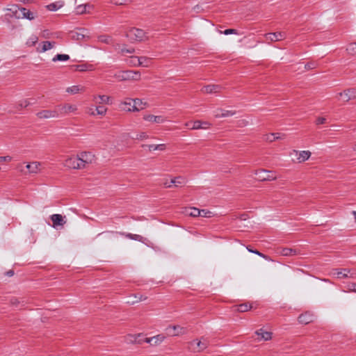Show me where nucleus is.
Instances as JSON below:
<instances>
[{
    "label": "nucleus",
    "mask_w": 356,
    "mask_h": 356,
    "mask_svg": "<svg viewBox=\"0 0 356 356\" xmlns=\"http://www.w3.org/2000/svg\"><path fill=\"white\" fill-rule=\"evenodd\" d=\"M126 37L132 42H141L147 38L146 33L140 29L132 27L126 33Z\"/></svg>",
    "instance_id": "1"
},
{
    "label": "nucleus",
    "mask_w": 356,
    "mask_h": 356,
    "mask_svg": "<svg viewBox=\"0 0 356 356\" xmlns=\"http://www.w3.org/2000/svg\"><path fill=\"white\" fill-rule=\"evenodd\" d=\"M114 76L118 81H127V80H139L140 79V73L138 71H124L115 74Z\"/></svg>",
    "instance_id": "2"
},
{
    "label": "nucleus",
    "mask_w": 356,
    "mask_h": 356,
    "mask_svg": "<svg viewBox=\"0 0 356 356\" xmlns=\"http://www.w3.org/2000/svg\"><path fill=\"white\" fill-rule=\"evenodd\" d=\"M332 275L335 276L338 279L351 277L354 278L356 277V270L343 268V269H334L332 272Z\"/></svg>",
    "instance_id": "3"
},
{
    "label": "nucleus",
    "mask_w": 356,
    "mask_h": 356,
    "mask_svg": "<svg viewBox=\"0 0 356 356\" xmlns=\"http://www.w3.org/2000/svg\"><path fill=\"white\" fill-rule=\"evenodd\" d=\"M56 108L60 115H65L71 113H75L78 109L77 106L71 104L58 105Z\"/></svg>",
    "instance_id": "4"
},
{
    "label": "nucleus",
    "mask_w": 356,
    "mask_h": 356,
    "mask_svg": "<svg viewBox=\"0 0 356 356\" xmlns=\"http://www.w3.org/2000/svg\"><path fill=\"white\" fill-rule=\"evenodd\" d=\"M272 172L266 170H259L255 172L257 179L259 181H271L275 180L276 177L271 175Z\"/></svg>",
    "instance_id": "5"
},
{
    "label": "nucleus",
    "mask_w": 356,
    "mask_h": 356,
    "mask_svg": "<svg viewBox=\"0 0 356 356\" xmlns=\"http://www.w3.org/2000/svg\"><path fill=\"white\" fill-rule=\"evenodd\" d=\"M80 163L83 165V168L86 164L92 163L95 161V155L90 152H83L78 154Z\"/></svg>",
    "instance_id": "6"
},
{
    "label": "nucleus",
    "mask_w": 356,
    "mask_h": 356,
    "mask_svg": "<svg viewBox=\"0 0 356 356\" xmlns=\"http://www.w3.org/2000/svg\"><path fill=\"white\" fill-rule=\"evenodd\" d=\"M36 115L40 119H49V118H56L60 116L58 111L54 110H42L36 113Z\"/></svg>",
    "instance_id": "7"
},
{
    "label": "nucleus",
    "mask_w": 356,
    "mask_h": 356,
    "mask_svg": "<svg viewBox=\"0 0 356 356\" xmlns=\"http://www.w3.org/2000/svg\"><path fill=\"white\" fill-rule=\"evenodd\" d=\"M65 165L72 169L83 168V165L80 163V160L78 155L76 157L71 156L66 159L65 161Z\"/></svg>",
    "instance_id": "8"
},
{
    "label": "nucleus",
    "mask_w": 356,
    "mask_h": 356,
    "mask_svg": "<svg viewBox=\"0 0 356 356\" xmlns=\"http://www.w3.org/2000/svg\"><path fill=\"white\" fill-rule=\"evenodd\" d=\"M89 32L85 29H79L70 33V37L74 40H83L89 37Z\"/></svg>",
    "instance_id": "9"
},
{
    "label": "nucleus",
    "mask_w": 356,
    "mask_h": 356,
    "mask_svg": "<svg viewBox=\"0 0 356 356\" xmlns=\"http://www.w3.org/2000/svg\"><path fill=\"white\" fill-rule=\"evenodd\" d=\"M296 154V161L299 163L306 161L311 156V152L307 151H297L293 150L291 154Z\"/></svg>",
    "instance_id": "10"
},
{
    "label": "nucleus",
    "mask_w": 356,
    "mask_h": 356,
    "mask_svg": "<svg viewBox=\"0 0 356 356\" xmlns=\"http://www.w3.org/2000/svg\"><path fill=\"white\" fill-rule=\"evenodd\" d=\"M142 337V334H129L124 337V342L128 344H140L142 343V339H140Z\"/></svg>",
    "instance_id": "11"
},
{
    "label": "nucleus",
    "mask_w": 356,
    "mask_h": 356,
    "mask_svg": "<svg viewBox=\"0 0 356 356\" xmlns=\"http://www.w3.org/2000/svg\"><path fill=\"white\" fill-rule=\"evenodd\" d=\"M266 40L271 42L280 41L286 38V33L284 32L269 33L265 35Z\"/></svg>",
    "instance_id": "12"
},
{
    "label": "nucleus",
    "mask_w": 356,
    "mask_h": 356,
    "mask_svg": "<svg viewBox=\"0 0 356 356\" xmlns=\"http://www.w3.org/2000/svg\"><path fill=\"white\" fill-rule=\"evenodd\" d=\"M213 114L216 118H229L234 115L236 114V111L225 110L223 108H217L213 111Z\"/></svg>",
    "instance_id": "13"
},
{
    "label": "nucleus",
    "mask_w": 356,
    "mask_h": 356,
    "mask_svg": "<svg viewBox=\"0 0 356 356\" xmlns=\"http://www.w3.org/2000/svg\"><path fill=\"white\" fill-rule=\"evenodd\" d=\"M186 184V179L182 177H177L172 179L170 181H165L163 185L165 188H170L173 184L176 186H180Z\"/></svg>",
    "instance_id": "14"
},
{
    "label": "nucleus",
    "mask_w": 356,
    "mask_h": 356,
    "mask_svg": "<svg viewBox=\"0 0 356 356\" xmlns=\"http://www.w3.org/2000/svg\"><path fill=\"white\" fill-rule=\"evenodd\" d=\"M339 95L341 97V99L343 102H348L350 99L355 98L356 97V89L350 88L344 90L342 92H340Z\"/></svg>",
    "instance_id": "15"
},
{
    "label": "nucleus",
    "mask_w": 356,
    "mask_h": 356,
    "mask_svg": "<svg viewBox=\"0 0 356 356\" xmlns=\"http://www.w3.org/2000/svg\"><path fill=\"white\" fill-rule=\"evenodd\" d=\"M114 49L120 53L122 55L127 54H134L135 52L134 48H128L126 44H120L119 43L113 44Z\"/></svg>",
    "instance_id": "16"
},
{
    "label": "nucleus",
    "mask_w": 356,
    "mask_h": 356,
    "mask_svg": "<svg viewBox=\"0 0 356 356\" xmlns=\"http://www.w3.org/2000/svg\"><path fill=\"white\" fill-rule=\"evenodd\" d=\"M51 221L53 222V227L54 228L58 226H63L65 224V217L60 214H53L50 216Z\"/></svg>",
    "instance_id": "17"
},
{
    "label": "nucleus",
    "mask_w": 356,
    "mask_h": 356,
    "mask_svg": "<svg viewBox=\"0 0 356 356\" xmlns=\"http://www.w3.org/2000/svg\"><path fill=\"white\" fill-rule=\"evenodd\" d=\"M165 338V337L164 335L158 334V335L152 337L145 338L144 339V341H145L146 343H150L151 345L156 346V345L161 343L162 341H163Z\"/></svg>",
    "instance_id": "18"
},
{
    "label": "nucleus",
    "mask_w": 356,
    "mask_h": 356,
    "mask_svg": "<svg viewBox=\"0 0 356 356\" xmlns=\"http://www.w3.org/2000/svg\"><path fill=\"white\" fill-rule=\"evenodd\" d=\"M41 163L38 161H34L30 163H28L26 165V168L28 170V172L29 174H37L40 170Z\"/></svg>",
    "instance_id": "19"
},
{
    "label": "nucleus",
    "mask_w": 356,
    "mask_h": 356,
    "mask_svg": "<svg viewBox=\"0 0 356 356\" xmlns=\"http://www.w3.org/2000/svg\"><path fill=\"white\" fill-rule=\"evenodd\" d=\"M92 100L96 104H109L111 97L107 95H94L92 97Z\"/></svg>",
    "instance_id": "20"
},
{
    "label": "nucleus",
    "mask_w": 356,
    "mask_h": 356,
    "mask_svg": "<svg viewBox=\"0 0 356 356\" xmlns=\"http://www.w3.org/2000/svg\"><path fill=\"white\" fill-rule=\"evenodd\" d=\"M220 85H208L202 88V92L207 94L216 93L221 90Z\"/></svg>",
    "instance_id": "21"
},
{
    "label": "nucleus",
    "mask_w": 356,
    "mask_h": 356,
    "mask_svg": "<svg viewBox=\"0 0 356 356\" xmlns=\"http://www.w3.org/2000/svg\"><path fill=\"white\" fill-rule=\"evenodd\" d=\"M143 119L157 124H161L165 121V118L161 115H144Z\"/></svg>",
    "instance_id": "22"
},
{
    "label": "nucleus",
    "mask_w": 356,
    "mask_h": 356,
    "mask_svg": "<svg viewBox=\"0 0 356 356\" xmlns=\"http://www.w3.org/2000/svg\"><path fill=\"white\" fill-rule=\"evenodd\" d=\"M277 252L285 257H290L296 255L298 254V251L296 249L289 248H281L277 250Z\"/></svg>",
    "instance_id": "23"
},
{
    "label": "nucleus",
    "mask_w": 356,
    "mask_h": 356,
    "mask_svg": "<svg viewBox=\"0 0 356 356\" xmlns=\"http://www.w3.org/2000/svg\"><path fill=\"white\" fill-rule=\"evenodd\" d=\"M134 99H127L120 104L121 110L124 111H133L131 108L133 107Z\"/></svg>",
    "instance_id": "24"
},
{
    "label": "nucleus",
    "mask_w": 356,
    "mask_h": 356,
    "mask_svg": "<svg viewBox=\"0 0 356 356\" xmlns=\"http://www.w3.org/2000/svg\"><path fill=\"white\" fill-rule=\"evenodd\" d=\"M134 60L137 61V65L144 67H148L149 66L151 60L149 58L142 56V57H135ZM134 65H136V63H134Z\"/></svg>",
    "instance_id": "25"
},
{
    "label": "nucleus",
    "mask_w": 356,
    "mask_h": 356,
    "mask_svg": "<svg viewBox=\"0 0 356 356\" xmlns=\"http://www.w3.org/2000/svg\"><path fill=\"white\" fill-rule=\"evenodd\" d=\"M255 334L260 337L261 340L264 341H269L272 338V332L265 331L264 329L261 328L255 332Z\"/></svg>",
    "instance_id": "26"
},
{
    "label": "nucleus",
    "mask_w": 356,
    "mask_h": 356,
    "mask_svg": "<svg viewBox=\"0 0 356 356\" xmlns=\"http://www.w3.org/2000/svg\"><path fill=\"white\" fill-rule=\"evenodd\" d=\"M20 12L22 13V16H20V18H26L29 20H32V19H35V13H37L36 12L31 11L25 8H21Z\"/></svg>",
    "instance_id": "27"
},
{
    "label": "nucleus",
    "mask_w": 356,
    "mask_h": 356,
    "mask_svg": "<svg viewBox=\"0 0 356 356\" xmlns=\"http://www.w3.org/2000/svg\"><path fill=\"white\" fill-rule=\"evenodd\" d=\"M314 315L310 313H305L299 316L298 321L300 323L308 324L313 321Z\"/></svg>",
    "instance_id": "28"
},
{
    "label": "nucleus",
    "mask_w": 356,
    "mask_h": 356,
    "mask_svg": "<svg viewBox=\"0 0 356 356\" xmlns=\"http://www.w3.org/2000/svg\"><path fill=\"white\" fill-rule=\"evenodd\" d=\"M146 103H144L140 99H134L133 107L131 108L133 111H139L143 110L146 106Z\"/></svg>",
    "instance_id": "29"
},
{
    "label": "nucleus",
    "mask_w": 356,
    "mask_h": 356,
    "mask_svg": "<svg viewBox=\"0 0 356 356\" xmlns=\"http://www.w3.org/2000/svg\"><path fill=\"white\" fill-rule=\"evenodd\" d=\"M168 330H172L174 332L171 333L172 336L184 335L186 333V329L179 325H173L168 327Z\"/></svg>",
    "instance_id": "30"
},
{
    "label": "nucleus",
    "mask_w": 356,
    "mask_h": 356,
    "mask_svg": "<svg viewBox=\"0 0 356 356\" xmlns=\"http://www.w3.org/2000/svg\"><path fill=\"white\" fill-rule=\"evenodd\" d=\"M211 125V124L207 121H195L193 125L191 127L192 129H207Z\"/></svg>",
    "instance_id": "31"
},
{
    "label": "nucleus",
    "mask_w": 356,
    "mask_h": 356,
    "mask_svg": "<svg viewBox=\"0 0 356 356\" xmlns=\"http://www.w3.org/2000/svg\"><path fill=\"white\" fill-rule=\"evenodd\" d=\"M84 90L85 88L81 85L72 86L66 88V92L72 95L77 94Z\"/></svg>",
    "instance_id": "32"
},
{
    "label": "nucleus",
    "mask_w": 356,
    "mask_h": 356,
    "mask_svg": "<svg viewBox=\"0 0 356 356\" xmlns=\"http://www.w3.org/2000/svg\"><path fill=\"white\" fill-rule=\"evenodd\" d=\"M93 8V6L89 3L83 4V5H79L76 8V12L77 14H83L88 13V9H92Z\"/></svg>",
    "instance_id": "33"
},
{
    "label": "nucleus",
    "mask_w": 356,
    "mask_h": 356,
    "mask_svg": "<svg viewBox=\"0 0 356 356\" xmlns=\"http://www.w3.org/2000/svg\"><path fill=\"white\" fill-rule=\"evenodd\" d=\"M98 40L102 43L113 44V39L111 36L108 35H101L98 37Z\"/></svg>",
    "instance_id": "34"
},
{
    "label": "nucleus",
    "mask_w": 356,
    "mask_h": 356,
    "mask_svg": "<svg viewBox=\"0 0 356 356\" xmlns=\"http://www.w3.org/2000/svg\"><path fill=\"white\" fill-rule=\"evenodd\" d=\"M197 351H202L206 349L209 345V341L205 338H202L199 341H197Z\"/></svg>",
    "instance_id": "35"
},
{
    "label": "nucleus",
    "mask_w": 356,
    "mask_h": 356,
    "mask_svg": "<svg viewBox=\"0 0 356 356\" xmlns=\"http://www.w3.org/2000/svg\"><path fill=\"white\" fill-rule=\"evenodd\" d=\"M64 5L63 2V1H58V2H56V3H50L49 5H48L47 6V8H48V10H51V11H55V10H58L59 8H60L61 7H63Z\"/></svg>",
    "instance_id": "36"
},
{
    "label": "nucleus",
    "mask_w": 356,
    "mask_h": 356,
    "mask_svg": "<svg viewBox=\"0 0 356 356\" xmlns=\"http://www.w3.org/2000/svg\"><path fill=\"white\" fill-rule=\"evenodd\" d=\"M186 214L190 216H193V217H197V216H200V209H198L197 208H190V209H187L185 211Z\"/></svg>",
    "instance_id": "37"
},
{
    "label": "nucleus",
    "mask_w": 356,
    "mask_h": 356,
    "mask_svg": "<svg viewBox=\"0 0 356 356\" xmlns=\"http://www.w3.org/2000/svg\"><path fill=\"white\" fill-rule=\"evenodd\" d=\"M55 45V42L45 41L43 42L42 49L40 50V52H44L47 50L52 49Z\"/></svg>",
    "instance_id": "38"
},
{
    "label": "nucleus",
    "mask_w": 356,
    "mask_h": 356,
    "mask_svg": "<svg viewBox=\"0 0 356 356\" xmlns=\"http://www.w3.org/2000/svg\"><path fill=\"white\" fill-rule=\"evenodd\" d=\"M70 59V56L67 54H57L52 59L54 62L56 61H66Z\"/></svg>",
    "instance_id": "39"
},
{
    "label": "nucleus",
    "mask_w": 356,
    "mask_h": 356,
    "mask_svg": "<svg viewBox=\"0 0 356 356\" xmlns=\"http://www.w3.org/2000/svg\"><path fill=\"white\" fill-rule=\"evenodd\" d=\"M95 111L97 115H105L107 112V108L105 106H100L98 104V106L95 108Z\"/></svg>",
    "instance_id": "40"
},
{
    "label": "nucleus",
    "mask_w": 356,
    "mask_h": 356,
    "mask_svg": "<svg viewBox=\"0 0 356 356\" xmlns=\"http://www.w3.org/2000/svg\"><path fill=\"white\" fill-rule=\"evenodd\" d=\"M76 70L79 72L92 70V66L86 64L76 65Z\"/></svg>",
    "instance_id": "41"
},
{
    "label": "nucleus",
    "mask_w": 356,
    "mask_h": 356,
    "mask_svg": "<svg viewBox=\"0 0 356 356\" xmlns=\"http://www.w3.org/2000/svg\"><path fill=\"white\" fill-rule=\"evenodd\" d=\"M251 308V305H248V303H243L238 306V311L240 312H245L250 310Z\"/></svg>",
    "instance_id": "42"
},
{
    "label": "nucleus",
    "mask_w": 356,
    "mask_h": 356,
    "mask_svg": "<svg viewBox=\"0 0 356 356\" xmlns=\"http://www.w3.org/2000/svg\"><path fill=\"white\" fill-rule=\"evenodd\" d=\"M126 237L138 241H143V237L138 234H127Z\"/></svg>",
    "instance_id": "43"
},
{
    "label": "nucleus",
    "mask_w": 356,
    "mask_h": 356,
    "mask_svg": "<svg viewBox=\"0 0 356 356\" xmlns=\"http://www.w3.org/2000/svg\"><path fill=\"white\" fill-rule=\"evenodd\" d=\"M200 216L204 217V218H211L213 216V213L206 209L200 210Z\"/></svg>",
    "instance_id": "44"
},
{
    "label": "nucleus",
    "mask_w": 356,
    "mask_h": 356,
    "mask_svg": "<svg viewBox=\"0 0 356 356\" xmlns=\"http://www.w3.org/2000/svg\"><path fill=\"white\" fill-rule=\"evenodd\" d=\"M38 40V38L36 35H31L27 40L26 44L29 46H33L37 43Z\"/></svg>",
    "instance_id": "45"
},
{
    "label": "nucleus",
    "mask_w": 356,
    "mask_h": 356,
    "mask_svg": "<svg viewBox=\"0 0 356 356\" xmlns=\"http://www.w3.org/2000/svg\"><path fill=\"white\" fill-rule=\"evenodd\" d=\"M8 10L12 12L13 16L17 18H20V15H17V11L18 10H20V8L17 5L13 6L12 8H8Z\"/></svg>",
    "instance_id": "46"
},
{
    "label": "nucleus",
    "mask_w": 356,
    "mask_h": 356,
    "mask_svg": "<svg viewBox=\"0 0 356 356\" xmlns=\"http://www.w3.org/2000/svg\"><path fill=\"white\" fill-rule=\"evenodd\" d=\"M31 103L29 99H22L18 103V108H22L24 107H26L30 105Z\"/></svg>",
    "instance_id": "47"
},
{
    "label": "nucleus",
    "mask_w": 356,
    "mask_h": 356,
    "mask_svg": "<svg viewBox=\"0 0 356 356\" xmlns=\"http://www.w3.org/2000/svg\"><path fill=\"white\" fill-rule=\"evenodd\" d=\"M349 54H354L356 53V43H351L347 47Z\"/></svg>",
    "instance_id": "48"
},
{
    "label": "nucleus",
    "mask_w": 356,
    "mask_h": 356,
    "mask_svg": "<svg viewBox=\"0 0 356 356\" xmlns=\"http://www.w3.org/2000/svg\"><path fill=\"white\" fill-rule=\"evenodd\" d=\"M275 135L274 134H269L264 136V140L269 142L275 140Z\"/></svg>",
    "instance_id": "49"
},
{
    "label": "nucleus",
    "mask_w": 356,
    "mask_h": 356,
    "mask_svg": "<svg viewBox=\"0 0 356 356\" xmlns=\"http://www.w3.org/2000/svg\"><path fill=\"white\" fill-rule=\"evenodd\" d=\"M148 138V135L145 132H141L136 134L135 139L144 140Z\"/></svg>",
    "instance_id": "50"
},
{
    "label": "nucleus",
    "mask_w": 356,
    "mask_h": 356,
    "mask_svg": "<svg viewBox=\"0 0 356 356\" xmlns=\"http://www.w3.org/2000/svg\"><path fill=\"white\" fill-rule=\"evenodd\" d=\"M247 249L249 252H252V253H254V254H256L260 257H261L262 258H267V255H265L263 253L259 252L258 250H252L250 249L249 247H247Z\"/></svg>",
    "instance_id": "51"
},
{
    "label": "nucleus",
    "mask_w": 356,
    "mask_h": 356,
    "mask_svg": "<svg viewBox=\"0 0 356 356\" xmlns=\"http://www.w3.org/2000/svg\"><path fill=\"white\" fill-rule=\"evenodd\" d=\"M248 124V121L245 119L240 120L237 122V126L239 127H243Z\"/></svg>",
    "instance_id": "52"
},
{
    "label": "nucleus",
    "mask_w": 356,
    "mask_h": 356,
    "mask_svg": "<svg viewBox=\"0 0 356 356\" xmlns=\"http://www.w3.org/2000/svg\"><path fill=\"white\" fill-rule=\"evenodd\" d=\"M346 288L349 291L356 292V283H350Z\"/></svg>",
    "instance_id": "53"
},
{
    "label": "nucleus",
    "mask_w": 356,
    "mask_h": 356,
    "mask_svg": "<svg viewBox=\"0 0 356 356\" xmlns=\"http://www.w3.org/2000/svg\"><path fill=\"white\" fill-rule=\"evenodd\" d=\"M111 1L115 5H124L127 2L130 1V0H112Z\"/></svg>",
    "instance_id": "54"
},
{
    "label": "nucleus",
    "mask_w": 356,
    "mask_h": 356,
    "mask_svg": "<svg viewBox=\"0 0 356 356\" xmlns=\"http://www.w3.org/2000/svg\"><path fill=\"white\" fill-rule=\"evenodd\" d=\"M142 147H147L150 152L157 150L156 145H143Z\"/></svg>",
    "instance_id": "55"
},
{
    "label": "nucleus",
    "mask_w": 356,
    "mask_h": 356,
    "mask_svg": "<svg viewBox=\"0 0 356 356\" xmlns=\"http://www.w3.org/2000/svg\"><path fill=\"white\" fill-rule=\"evenodd\" d=\"M225 35H229V34H237V31L236 29H226L222 32Z\"/></svg>",
    "instance_id": "56"
},
{
    "label": "nucleus",
    "mask_w": 356,
    "mask_h": 356,
    "mask_svg": "<svg viewBox=\"0 0 356 356\" xmlns=\"http://www.w3.org/2000/svg\"><path fill=\"white\" fill-rule=\"evenodd\" d=\"M11 160H12V157L10 156H0V163L10 162Z\"/></svg>",
    "instance_id": "57"
},
{
    "label": "nucleus",
    "mask_w": 356,
    "mask_h": 356,
    "mask_svg": "<svg viewBox=\"0 0 356 356\" xmlns=\"http://www.w3.org/2000/svg\"><path fill=\"white\" fill-rule=\"evenodd\" d=\"M327 121L325 118L323 117H319L316 119V124H322L325 123Z\"/></svg>",
    "instance_id": "58"
},
{
    "label": "nucleus",
    "mask_w": 356,
    "mask_h": 356,
    "mask_svg": "<svg viewBox=\"0 0 356 356\" xmlns=\"http://www.w3.org/2000/svg\"><path fill=\"white\" fill-rule=\"evenodd\" d=\"M157 150L159 151H164L166 148V145L165 144H159L156 145Z\"/></svg>",
    "instance_id": "59"
},
{
    "label": "nucleus",
    "mask_w": 356,
    "mask_h": 356,
    "mask_svg": "<svg viewBox=\"0 0 356 356\" xmlns=\"http://www.w3.org/2000/svg\"><path fill=\"white\" fill-rule=\"evenodd\" d=\"M90 115H96V111L92 108H89L87 111Z\"/></svg>",
    "instance_id": "60"
},
{
    "label": "nucleus",
    "mask_w": 356,
    "mask_h": 356,
    "mask_svg": "<svg viewBox=\"0 0 356 356\" xmlns=\"http://www.w3.org/2000/svg\"><path fill=\"white\" fill-rule=\"evenodd\" d=\"M315 67V65L314 63H307V65H305V68L307 69H313Z\"/></svg>",
    "instance_id": "61"
},
{
    "label": "nucleus",
    "mask_w": 356,
    "mask_h": 356,
    "mask_svg": "<svg viewBox=\"0 0 356 356\" xmlns=\"http://www.w3.org/2000/svg\"><path fill=\"white\" fill-rule=\"evenodd\" d=\"M10 303H11L12 305H16L17 304H18V303H19V301H18L17 299H15V298H13V299H11V300H10Z\"/></svg>",
    "instance_id": "62"
},
{
    "label": "nucleus",
    "mask_w": 356,
    "mask_h": 356,
    "mask_svg": "<svg viewBox=\"0 0 356 356\" xmlns=\"http://www.w3.org/2000/svg\"><path fill=\"white\" fill-rule=\"evenodd\" d=\"M275 140H278V139H281L282 138L281 134L280 133H276L275 134Z\"/></svg>",
    "instance_id": "63"
},
{
    "label": "nucleus",
    "mask_w": 356,
    "mask_h": 356,
    "mask_svg": "<svg viewBox=\"0 0 356 356\" xmlns=\"http://www.w3.org/2000/svg\"><path fill=\"white\" fill-rule=\"evenodd\" d=\"M7 275L9 276V277H11L14 274V272L13 270H9L6 273Z\"/></svg>",
    "instance_id": "64"
}]
</instances>
